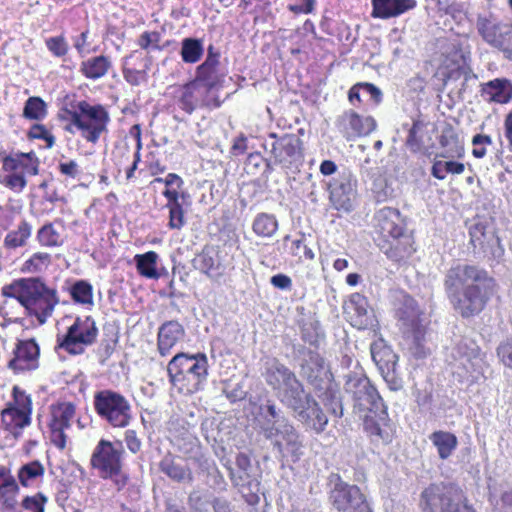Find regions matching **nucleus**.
<instances>
[{
    "instance_id": "obj_24",
    "label": "nucleus",
    "mask_w": 512,
    "mask_h": 512,
    "mask_svg": "<svg viewBox=\"0 0 512 512\" xmlns=\"http://www.w3.org/2000/svg\"><path fill=\"white\" fill-rule=\"evenodd\" d=\"M185 336V330L178 321H167L158 330L157 347L161 356L170 354L171 349Z\"/></svg>"
},
{
    "instance_id": "obj_44",
    "label": "nucleus",
    "mask_w": 512,
    "mask_h": 512,
    "mask_svg": "<svg viewBox=\"0 0 512 512\" xmlns=\"http://www.w3.org/2000/svg\"><path fill=\"white\" fill-rule=\"evenodd\" d=\"M405 309H399L397 316L404 325L413 327L419 318V310L416 307V303L412 298L405 299Z\"/></svg>"
},
{
    "instance_id": "obj_41",
    "label": "nucleus",
    "mask_w": 512,
    "mask_h": 512,
    "mask_svg": "<svg viewBox=\"0 0 512 512\" xmlns=\"http://www.w3.org/2000/svg\"><path fill=\"white\" fill-rule=\"evenodd\" d=\"M75 416V406L72 403H64L53 410L49 424H59L60 428L67 429Z\"/></svg>"
},
{
    "instance_id": "obj_51",
    "label": "nucleus",
    "mask_w": 512,
    "mask_h": 512,
    "mask_svg": "<svg viewBox=\"0 0 512 512\" xmlns=\"http://www.w3.org/2000/svg\"><path fill=\"white\" fill-rule=\"evenodd\" d=\"M28 136L32 139L44 140L48 148H51L55 143L54 136L41 124L33 125L28 132Z\"/></svg>"
},
{
    "instance_id": "obj_59",
    "label": "nucleus",
    "mask_w": 512,
    "mask_h": 512,
    "mask_svg": "<svg viewBox=\"0 0 512 512\" xmlns=\"http://www.w3.org/2000/svg\"><path fill=\"white\" fill-rule=\"evenodd\" d=\"M51 431V441L60 449H64L66 446V435L63 428H60L59 424H49Z\"/></svg>"
},
{
    "instance_id": "obj_49",
    "label": "nucleus",
    "mask_w": 512,
    "mask_h": 512,
    "mask_svg": "<svg viewBox=\"0 0 512 512\" xmlns=\"http://www.w3.org/2000/svg\"><path fill=\"white\" fill-rule=\"evenodd\" d=\"M13 398L15 402V406H13V408L31 414V398L29 395H26V393L23 390H21L18 386L13 387Z\"/></svg>"
},
{
    "instance_id": "obj_26",
    "label": "nucleus",
    "mask_w": 512,
    "mask_h": 512,
    "mask_svg": "<svg viewBox=\"0 0 512 512\" xmlns=\"http://www.w3.org/2000/svg\"><path fill=\"white\" fill-rule=\"evenodd\" d=\"M373 18L389 19L397 17L416 6L415 0H372Z\"/></svg>"
},
{
    "instance_id": "obj_38",
    "label": "nucleus",
    "mask_w": 512,
    "mask_h": 512,
    "mask_svg": "<svg viewBox=\"0 0 512 512\" xmlns=\"http://www.w3.org/2000/svg\"><path fill=\"white\" fill-rule=\"evenodd\" d=\"M203 54L202 41L197 38H185L182 41L181 57L186 63H195Z\"/></svg>"
},
{
    "instance_id": "obj_22",
    "label": "nucleus",
    "mask_w": 512,
    "mask_h": 512,
    "mask_svg": "<svg viewBox=\"0 0 512 512\" xmlns=\"http://www.w3.org/2000/svg\"><path fill=\"white\" fill-rule=\"evenodd\" d=\"M371 356L382 377L387 382H395L398 356L380 339L371 344Z\"/></svg>"
},
{
    "instance_id": "obj_12",
    "label": "nucleus",
    "mask_w": 512,
    "mask_h": 512,
    "mask_svg": "<svg viewBox=\"0 0 512 512\" xmlns=\"http://www.w3.org/2000/svg\"><path fill=\"white\" fill-rule=\"evenodd\" d=\"M270 137L275 139L271 145L274 163L285 169L297 168L303 159L302 140L295 134L277 137L275 133H271Z\"/></svg>"
},
{
    "instance_id": "obj_20",
    "label": "nucleus",
    "mask_w": 512,
    "mask_h": 512,
    "mask_svg": "<svg viewBox=\"0 0 512 512\" xmlns=\"http://www.w3.org/2000/svg\"><path fill=\"white\" fill-rule=\"evenodd\" d=\"M336 126L347 140H352L370 134L376 122L372 117H361L353 110H348L337 118Z\"/></svg>"
},
{
    "instance_id": "obj_23",
    "label": "nucleus",
    "mask_w": 512,
    "mask_h": 512,
    "mask_svg": "<svg viewBox=\"0 0 512 512\" xmlns=\"http://www.w3.org/2000/svg\"><path fill=\"white\" fill-rule=\"evenodd\" d=\"M8 367L15 372L34 370L38 367L39 347L34 340L19 341Z\"/></svg>"
},
{
    "instance_id": "obj_31",
    "label": "nucleus",
    "mask_w": 512,
    "mask_h": 512,
    "mask_svg": "<svg viewBox=\"0 0 512 512\" xmlns=\"http://www.w3.org/2000/svg\"><path fill=\"white\" fill-rule=\"evenodd\" d=\"M442 460L448 459L458 445L457 437L447 431H435L429 436Z\"/></svg>"
},
{
    "instance_id": "obj_19",
    "label": "nucleus",
    "mask_w": 512,
    "mask_h": 512,
    "mask_svg": "<svg viewBox=\"0 0 512 512\" xmlns=\"http://www.w3.org/2000/svg\"><path fill=\"white\" fill-rule=\"evenodd\" d=\"M469 234L470 243L474 249L479 248L482 253L492 258L502 256L503 249L500 245L499 238L493 231L487 230V226L483 221L475 219L469 226Z\"/></svg>"
},
{
    "instance_id": "obj_62",
    "label": "nucleus",
    "mask_w": 512,
    "mask_h": 512,
    "mask_svg": "<svg viewBox=\"0 0 512 512\" xmlns=\"http://www.w3.org/2000/svg\"><path fill=\"white\" fill-rule=\"evenodd\" d=\"M125 442H126L127 448L132 453L135 454V453L140 451V449H141V441L137 437V434H136V432L134 430H127L125 432Z\"/></svg>"
},
{
    "instance_id": "obj_40",
    "label": "nucleus",
    "mask_w": 512,
    "mask_h": 512,
    "mask_svg": "<svg viewBox=\"0 0 512 512\" xmlns=\"http://www.w3.org/2000/svg\"><path fill=\"white\" fill-rule=\"evenodd\" d=\"M30 413L23 412L13 408L12 405L2 412V421L6 425H14L17 428H24L30 424Z\"/></svg>"
},
{
    "instance_id": "obj_16",
    "label": "nucleus",
    "mask_w": 512,
    "mask_h": 512,
    "mask_svg": "<svg viewBox=\"0 0 512 512\" xmlns=\"http://www.w3.org/2000/svg\"><path fill=\"white\" fill-rule=\"evenodd\" d=\"M329 199L337 210L350 212L356 199V179L345 171L328 183Z\"/></svg>"
},
{
    "instance_id": "obj_58",
    "label": "nucleus",
    "mask_w": 512,
    "mask_h": 512,
    "mask_svg": "<svg viewBox=\"0 0 512 512\" xmlns=\"http://www.w3.org/2000/svg\"><path fill=\"white\" fill-rule=\"evenodd\" d=\"M318 335L317 323L311 322L303 325L301 329V337L303 341L314 345L317 343Z\"/></svg>"
},
{
    "instance_id": "obj_34",
    "label": "nucleus",
    "mask_w": 512,
    "mask_h": 512,
    "mask_svg": "<svg viewBox=\"0 0 512 512\" xmlns=\"http://www.w3.org/2000/svg\"><path fill=\"white\" fill-rule=\"evenodd\" d=\"M32 227L26 221L22 220L16 230L10 231L4 238V246L8 249H16L26 244L27 239L31 236Z\"/></svg>"
},
{
    "instance_id": "obj_17",
    "label": "nucleus",
    "mask_w": 512,
    "mask_h": 512,
    "mask_svg": "<svg viewBox=\"0 0 512 512\" xmlns=\"http://www.w3.org/2000/svg\"><path fill=\"white\" fill-rule=\"evenodd\" d=\"M218 66L219 53L210 45L205 61L197 67L194 87L202 89L206 94L222 87L224 74L218 72Z\"/></svg>"
},
{
    "instance_id": "obj_28",
    "label": "nucleus",
    "mask_w": 512,
    "mask_h": 512,
    "mask_svg": "<svg viewBox=\"0 0 512 512\" xmlns=\"http://www.w3.org/2000/svg\"><path fill=\"white\" fill-rule=\"evenodd\" d=\"M159 469L174 482L192 484L194 481V475L191 469L179 463L170 453L166 454L161 459Z\"/></svg>"
},
{
    "instance_id": "obj_35",
    "label": "nucleus",
    "mask_w": 512,
    "mask_h": 512,
    "mask_svg": "<svg viewBox=\"0 0 512 512\" xmlns=\"http://www.w3.org/2000/svg\"><path fill=\"white\" fill-rule=\"evenodd\" d=\"M440 145L445 148V157L461 156L463 147L460 145L458 134L451 125H447L441 133Z\"/></svg>"
},
{
    "instance_id": "obj_10",
    "label": "nucleus",
    "mask_w": 512,
    "mask_h": 512,
    "mask_svg": "<svg viewBox=\"0 0 512 512\" xmlns=\"http://www.w3.org/2000/svg\"><path fill=\"white\" fill-rule=\"evenodd\" d=\"M169 381L176 386L186 378L194 380L195 385L204 381L208 374V360L205 354H176L167 365Z\"/></svg>"
},
{
    "instance_id": "obj_55",
    "label": "nucleus",
    "mask_w": 512,
    "mask_h": 512,
    "mask_svg": "<svg viewBox=\"0 0 512 512\" xmlns=\"http://www.w3.org/2000/svg\"><path fill=\"white\" fill-rule=\"evenodd\" d=\"M3 183L11 189H18L19 191H22L25 188L27 181L25 179L24 172L20 171L10 172L9 175L5 176Z\"/></svg>"
},
{
    "instance_id": "obj_1",
    "label": "nucleus",
    "mask_w": 512,
    "mask_h": 512,
    "mask_svg": "<svg viewBox=\"0 0 512 512\" xmlns=\"http://www.w3.org/2000/svg\"><path fill=\"white\" fill-rule=\"evenodd\" d=\"M262 375L279 402L291 411L297 421L317 434L326 429L327 416L293 370L272 358L265 362Z\"/></svg>"
},
{
    "instance_id": "obj_64",
    "label": "nucleus",
    "mask_w": 512,
    "mask_h": 512,
    "mask_svg": "<svg viewBox=\"0 0 512 512\" xmlns=\"http://www.w3.org/2000/svg\"><path fill=\"white\" fill-rule=\"evenodd\" d=\"M114 351V346L108 341L104 340L98 347V356L99 362L101 365H104L106 361L110 358Z\"/></svg>"
},
{
    "instance_id": "obj_13",
    "label": "nucleus",
    "mask_w": 512,
    "mask_h": 512,
    "mask_svg": "<svg viewBox=\"0 0 512 512\" xmlns=\"http://www.w3.org/2000/svg\"><path fill=\"white\" fill-rule=\"evenodd\" d=\"M122 453L121 442L112 443L101 439L92 453L91 465L93 468L100 470L103 478L112 477L114 474H118L122 468Z\"/></svg>"
},
{
    "instance_id": "obj_14",
    "label": "nucleus",
    "mask_w": 512,
    "mask_h": 512,
    "mask_svg": "<svg viewBox=\"0 0 512 512\" xmlns=\"http://www.w3.org/2000/svg\"><path fill=\"white\" fill-rule=\"evenodd\" d=\"M477 30L487 44L503 52L508 59L512 60V25L495 23L479 17Z\"/></svg>"
},
{
    "instance_id": "obj_36",
    "label": "nucleus",
    "mask_w": 512,
    "mask_h": 512,
    "mask_svg": "<svg viewBox=\"0 0 512 512\" xmlns=\"http://www.w3.org/2000/svg\"><path fill=\"white\" fill-rule=\"evenodd\" d=\"M158 255L154 251L135 256V262L138 272L147 278H158L159 274L156 270Z\"/></svg>"
},
{
    "instance_id": "obj_47",
    "label": "nucleus",
    "mask_w": 512,
    "mask_h": 512,
    "mask_svg": "<svg viewBox=\"0 0 512 512\" xmlns=\"http://www.w3.org/2000/svg\"><path fill=\"white\" fill-rule=\"evenodd\" d=\"M50 262V255L48 253L38 252L28 259L22 268L24 272H37L41 270V264H48Z\"/></svg>"
},
{
    "instance_id": "obj_8",
    "label": "nucleus",
    "mask_w": 512,
    "mask_h": 512,
    "mask_svg": "<svg viewBox=\"0 0 512 512\" xmlns=\"http://www.w3.org/2000/svg\"><path fill=\"white\" fill-rule=\"evenodd\" d=\"M94 407L101 419L115 428H124L132 419L130 402L113 390H102L94 395Z\"/></svg>"
},
{
    "instance_id": "obj_39",
    "label": "nucleus",
    "mask_w": 512,
    "mask_h": 512,
    "mask_svg": "<svg viewBox=\"0 0 512 512\" xmlns=\"http://www.w3.org/2000/svg\"><path fill=\"white\" fill-rule=\"evenodd\" d=\"M92 286L85 280H78L70 287L72 299L80 304H92L93 293Z\"/></svg>"
},
{
    "instance_id": "obj_2",
    "label": "nucleus",
    "mask_w": 512,
    "mask_h": 512,
    "mask_svg": "<svg viewBox=\"0 0 512 512\" xmlns=\"http://www.w3.org/2000/svg\"><path fill=\"white\" fill-rule=\"evenodd\" d=\"M496 286L494 278L476 265L450 268L444 280L447 297L454 309L465 318L479 314Z\"/></svg>"
},
{
    "instance_id": "obj_48",
    "label": "nucleus",
    "mask_w": 512,
    "mask_h": 512,
    "mask_svg": "<svg viewBox=\"0 0 512 512\" xmlns=\"http://www.w3.org/2000/svg\"><path fill=\"white\" fill-rule=\"evenodd\" d=\"M455 350L461 359H466L467 361L476 359L479 352L478 347L469 340H461Z\"/></svg>"
},
{
    "instance_id": "obj_21",
    "label": "nucleus",
    "mask_w": 512,
    "mask_h": 512,
    "mask_svg": "<svg viewBox=\"0 0 512 512\" xmlns=\"http://www.w3.org/2000/svg\"><path fill=\"white\" fill-rule=\"evenodd\" d=\"M256 421L260 432L267 440H274L278 437L282 423L289 422L272 401H267L266 405L259 407V414Z\"/></svg>"
},
{
    "instance_id": "obj_25",
    "label": "nucleus",
    "mask_w": 512,
    "mask_h": 512,
    "mask_svg": "<svg viewBox=\"0 0 512 512\" xmlns=\"http://www.w3.org/2000/svg\"><path fill=\"white\" fill-rule=\"evenodd\" d=\"M278 436H280L282 440H278L276 437L272 441L274 448L277 449L281 456L285 455V450L293 456H298L301 454L303 444L299 433L290 423V421L282 423L280 426V431L278 432Z\"/></svg>"
},
{
    "instance_id": "obj_37",
    "label": "nucleus",
    "mask_w": 512,
    "mask_h": 512,
    "mask_svg": "<svg viewBox=\"0 0 512 512\" xmlns=\"http://www.w3.org/2000/svg\"><path fill=\"white\" fill-rule=\"evenodd\" d=\"M252 229L260 237H271L278 229V222L273 215L260 213L253 221Z\"/></svg>"
},
{
    "instance_id": "obj_30",
    "label": "nucleus",
    "mask_w": 512,
    "mask_h": 512,
    "mask_svg": "<svg viewBox=\"0 0 512 512\" xmlns=\"http://www.w3.org/2000/svg\"><path fill=\"white\" fill-rule=\"evenodd\" d=\"M483 93L489 101L507 103L512 98V84L507 79H494L484 86Z\"/></svg>"
},
{
    "instance_id": "obj_27",
    "label": "nucleus",
    "mask_w": 512,
    "mask_h": 512,
    "mask_svg": "<svg viewBox=\"0 0 512 512\" xmlns=\"http://www.w3.org/2000/svg\"><path fill=\"white\" fill-rule=\"evenodd\" d=\"M192 265L195 269L209 277L221 275L219 251L215 246H205L202 251L195 256Z\"/></svg>"
},
{
    "instance_id": "obj_45",
    "label": "nucleus",
    "mask_w": 512,
    "mask_h": 512,
    "mask_svg": "<svg viewBox=\"0 0 512 512\" xmlns=\"http://www.w3.org/2000/svg\"><path fill=\"white\" fill-rule=\"evenodd\" d=\"M37 239L42 246L55 247L61 245L60 235L52 224L42 226L37 233Z\"/></svg>"
},
{
    "instance_id": "obj_46",
    "label": "nucleus",
    "mask_w": 512,
    "mask_h": 512,
    "mask_svg": "<svg viewBox=\"0 0 512 512\" xmlns=\"http://www.w3.org/2000/svg\"><path fill=\"white\" fill-rule=\"evenodd\" d=\"M44 467L39 461H33L23 465L18 473V478L23 486L28 485V481L43 475Z\"/></svg>"
},
{
    "instance_id": "obj_18",
    "label": "nucleus",
    "mask_w": 512,
    "mask_h": 512,
    "mask_svg": "<svg viewBox=\"0 0 512 512\" xmlns=\"http://www.w3.org/2000/svg\"><path fill=\"white\" fill-rule=\"evenodd\" d=\"M344 314L351 325L358 329H372L378 323L367 298L360 293H353L350 296L344 304Z\"/></svg>"
},
{
    "instance_id": "obj_63",
    "label": "nucleus",
    "mask_w": 512,
    "mask_h": 512,
    "mask_svg": "<svg viewBox=\"0 0 512 512\" xmlns=\"http://www.w3.org/2000/svg\"><path fill=\"white\" fill-rule=\"evenodd\" d=\"M271 284L281 290H290L292 286V280L285 274H276L270 279Z\"/></svg>"
},
{
    "instance_id": "obj_61",
    "label": "nucleus",
    "mask_w": 512,
    "mask_h": 512,
    "mask_svg": "<svg viewBox=\"0 0 512 512\" xmlns=\"http://www.w3.org/2000/svg\"><path fill=\"white\" fill-rule=\"evenodd\" d=\"M123 75L125 80L130 83L131 85H140L142 81L145 79V72L144 71H138L134 69H127L125 68L123 70Z\"/></svg>"
},
{
    "instance_id": "obj_9",
    "label": "nucleus",
    "mask_w": 512,
    "mask_h": 512,
    "mask_svg": "<svg viewBox=\"0 0 512 512\" xmlns=\"http://www.w3.org/2000/svg\"><path fill=\"white\" fill-rule=\"evenodd\" d=\"M71 123L82 130L83 137L92 143H96L109 121L108 112L101 105H90L86 101H80L76 110L70 112Z\"/></svg>"
},
{
    "instance_id": "obj_52",
    "label": "nucleus",
    "mask_w": 512,
    "mask_h": 512,
    "mask_svg": "<svg viewBox=\"0 0 512 512\" xmlns=\"http://www.w3.org/2000/svg\"><path fill=\"white\" fill-rule=\"evenodd\" d=\"M23 155H8L3 159V169L7 172H24L26 162L23 160Z\"/></svg>"
},
{
    "instance_id": "obj_57",
    "label": "nucleus",
    "mask_w": 512,
    "mask_h": 512,
    "mask_svg": "<svg viewBox=\"0 0 512 512\" xmlns=\"http://www.w3.org/2000/svg\"><path fill=\"white\" fill-rule=\"evenodd\" d=\"M359 85L362 94L369 96L370 99L374 101V103L379 104L382 101L383 94L381 90L374 84L368 82H359Z\"/></svg>"
},
{
    "instance_id": "obj_53",
    "label": "nucleus",
    "mask_w": 512,
    "mask_h": 512,
    "mask_svg": "<svg viewBox=\"0 0 512 512\" xmlns=\"http://www.w3.org/2000/svg\"><path fill=\"white\" fill-rule=\"evenodd\" d=\"M169 208V227L171 229H181L184 224V211L182 205H174Z\"/></svg>"
},
{
    "instance_id": "obj_50",
    "label": "nucleus",
    "mask_w": 512,
    "mask_h": 512,
    "mask_svg": "<svg viewBox=\"0 0 512 512\" xmlns=\"http://www.w3.org/2000/svg\"><path fill=\"white\" fill-rule=\"evenodd\" d=\"M46 502L47 498L42 493H37L34 496L25 497L22 501V506L32 512H44Z\"/></svg>"
},
{
    "instance_id": "obj_6",
    "label": "nucleus",
    "mask_w": 512,
    "mask_h": 512,
    "mask_svg": "<svg viewBox=\"0 0 512 512\" xmlns=\"http://www.w3.org/2000/svg\"><path fill=\"white\" fill-rule=\"evenodd\" d=\"M422 512H475L464 503L462 491L451 483H433L420 495Z\"/></svg>"
},
{
    "instance_id": "obj_42",
    "label": "nucleus",
    "mask_w": 512,
    "mask_h": 512,
    "mask_svg": "<svg viewBox=\"0 0 512 512\" xmlns=\"http://www.w3.org/2000/svg\"><path fill=\"white\" fill-rule=\"evenodd\" d=\"M46 103L40 97H30L27 99L23 109V116L30 120H41L45 117Z\"/></svg>"
},
{
    "instance_id": "obj_11",
    "label": "nucleus",
    "mask_w": 512,
    "mask_h": 512,
    "mask_svg": "<svg viewBox=\"0 0 512 512\" xmlns=\"http://www.w3.org/2000/svg\"><path fill=\"white\" fill-rule=\"evenodd\" d=\"M97 335L98 328L92 317H77L62 339H59L58 346L71 355H80L84 353L85 346L96 341Z\"/></svg>"
},
{
    "instance_id": "obj_54",
    "label": "nucleus",
    "mask_w": 512,
    "mask_h": 512,
    "mask_svg": "<svg viewBox=\"0 0 512 512\" xmlns=\"http://www.w3.org/2000/svg\"><path fill=\"white\" fill-rule=\"evenodd\" d=\"M497 355L506 367L512 369V338L500 343Z\"/></svg>"
},
{
    "instance_id": "obj_43",
    "label": "nucleus",
    "mask_w": 512,
    "mask_h": 512,
    "mask_svg": "<svg viewBox=\"0 0 512 512\" xmlns=\"http://www.w3.org/2000/svg\"><path fill=\"white\" fill-rule=\"evenodd\" d=\"M323 405L331 415L337 418L343 416V405L338 391L326 389L323 396Z\"/></svg>"
},
{
    "instance_id": "obj_33",
    "label": "nucleus",
    "mask_w": 512,
    "mask_h": 512,
    "mask_svg": "<svg viewBox=\"0 0 512 512\" xmlns=\"http://www.w3.org/2000/svg\"><path fill=\"white\" fill-rule=\"evenodd\" d=\"M110 65L109 59L100 55L82 62L81 72L89 79H98L107 73Z\"/></svg>"
},
{
    "instance_id": "obj_7",
    "label": "nucleus",
    "mask_w": 512,
    "mask_h": 512,
    "mask_svg": "<svg viewBox=\"0 0 512 512\" xmlns=\"http://www.w3.org/2000/svg\"><path fill=\"white\" fill-rule=\"evenodd\" d=\"M328 500L338 512H372L360 488L342 480L339 474L328 477Z\"/></svg>"
},
{
    "instance_id": "obj_29",
    "label": "nucleus",
    "mask_w": 512,
    "mask_h": 512,
    "mask_svg": "<svg viewBox=\"0 0 512 512\" xmlns=\"http://www.w3.org/2000/svg\"><path fill=\"white\" fill-rule=\"evenodd\" d=\"M192 89L197 90L198 93L201 92L200 88L194 87V85L192 87L189 86L184 90L179 100L180 107L187 113L191 114L197 106H204L207 108L220 107L222 103L221 100L217 96L210 97L209 94H207L199 103L198 99L194 96V91Z\"/></svg>"
},
{
    "instance_id": "obj_5",
    "label": "nucleus",
    "mask_w": 512,
    "mask_h": 512,
    "mask_svg": "<svg viewBox=\"0 0 512 512\" xmlns=\"http://www.w3.org/2000/svg\"><path fill=\"white\" fill-rule=\"evenodd\" d=\"M376 232L388 244L385 253L395 261H401L412 255V238L405 232L404 220L399 210L384 207L374 216Z\"/></svg>"
},
{
    "instance_id": "obj_3",
    "label": "nucleus",
    "mask_w": 512,
    "mask_h": 512,
    "mask_svg": "<svg viewBox=\"0 0 512 512\" xmlns=\"http://www.w3.org/2000/svg\"><path fill=\"white\" fill-rule=\"evenodd\" d=\"M344 390L351 395L354 408L364 413V428L375 443L387 444L393 437L387 406L361 369L344 375Z\"/></svg>"
},
{
    "instance_id": "obj_4",
    "label": "nucleus",
    "mask_w": 512,
    "mask_h": 512,
    "mask_svg": "<svg viewBox=\"0 0 512 512\" xmlns=\"http://www.w3.org/2000/svg\"><path fill=\"white\" fill-rule=\"evenodd\" d=\"M2 295L15 298L30 316L44 325L59 303L57 291L48 287L39 277L20 278L3 286Z\"/></svg>"
},
{
    "instance_id": "obj_32",
    "label": "nucleus",
    "mask_w": 512,
    "mask_h": 512,
    "mask_svg": "<svg viewBox=\"0 0 512 512\" xmlns=\"http://www.w3.org/2000/svg\"><path fill=\"white\" fill-rule=\"evenodd\" d=\"M426 125L423 121L416 120L409 129L406 146L412 153H426L429 146L424 141Z\"/></svg>"
},
{
    "instance_id": "obj_56",
    "label": "nucleus",
    "mask_w": 512,
    "mask_h": 512,
    "mask_svg": "<svg viewBox=\"0 0 512 512\" xmlns=\"http://www.w3.org/2000/svg\"><path fill=\"white\" fill-rule=\"evenodd\" d=\"M48 49L57 57L64 56L68 51V45L63 37H52L46 41Z\"/></svg>"
},
{
    "instance_id": "obj_60",
    "label": "nucleus",
    "mask_w": 512,
    "mask_h": 512,
    "mask_svg": "<svg viewBox=\"0 0 512 512\" xmlns=\"http://www.w3.org/2000/svg\"><path fill=\"white\" fill-rule=\"evenodd\" d=\"M494 512H512V492L505 491L494 505Z\"/></svg>"
},
{
    "instance_id": "obj_15",
    "label": "nucleus",
    "mask_w": 512,
    "mask_h": 512,
    "mask_svg": "<svg viewBox=\"0 0 512 512\" xmlns=\"http://www.w3.org/2000/svg\"><path fill=\"white\" fill-rule=\"evenodd\" d=\"M295 358L298 361L300 375L314 388H322L325 370V360L316 351L305 346L295 349Z\"/></svg>"
}]
</instances>
